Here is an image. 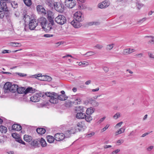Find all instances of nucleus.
<instances>
[{"instance_id": "nucleus-1", "label": "nucleus", "mask_w": 154, "mask_h": 154, "mask_svg": "<svg viewBox=\"0 0 154 154\" xmlns=\"http://www.w3.org/2000/svg\"><path fill=\"white\" fill-rule=\"evenodd\" d=\"M0 19H2L5 15L8 21L10 22L11 21L10 17V14L8 10L7 4L3 0H0Z\"/></svg>"}, {"instance_id": "nucleus-2", "label": "nucleus", "mask_w": 154, "mask_h": 154, "mask_svg": "<svg viewBox=\"0 0 154 154\" xmlns=\"http://www.w3.org/2000/svg\"><path fill=\"white\" fill-rule=\"evenodd\" d=\"M48 94L49 97L50 98L49 100V101L51 103L54 104H57L58 103L59 100L64 101L66 100L68 98L67 97L64 96V95H58L57 93L54 92H51Z\"/></svg>"}, {"instance_id": "nucleus-3", "label": "nucleus", "mask_w": 154, "mask_h": 154, "mask_svg": "<svg viewBox=\"0 0 154 154\" xmlns=\"http://www.w3.org/2000/svg\"><path fill=\"white\" fill-rule=\"evenodd\" d=\"M39 23L40 24L42 28L46 32L50 31L52 29V26L53 25L48 23L47 19L44 17L39 18Z\"/></svg>"}, {"instance_id": "nucleus-4", "label": "nucleus", "mask_w": 154, "mask_h": 154, "mask_svg": "<svg viewBox=\"0 0 154 154\" xmlns=\"http://www.w3.org/2000/svg\"><path fill=\"white\" fill-rule=\"evenodd\" d=\"M66 19L64 16L59 15L56 17L55 20L58 24L63 25L66 22Z\"/></svg>"}, {"instance_id": "nucleus-5", "label": "nucleus", "mask_w": 154, "mask_h": 154, "mask_svg": "<svg viewBox=\"0 0 154 154\" xmlns=\"http://www.w3.org/2000/svg\"><path fill=\"white\" fill-rule=\"evenodd\" d=\"M54 8L57 11L62 13L64 11V7L63 4L60 2H55L54 4Z\"/></svg>"}, {"instance_id": "nucleus-6", "label": "nucleus", "mask_w": 154, "mask_h": 154, "mask_svg": "<svg viewBox=\"0 0 154 154\" xmlns=\"http://www.w3.org/2000/svg\"><path fill=\"white\" fill-rule=\"evenodd\" d=\"M65 3L66 6L70 8H73L76 4L75 0H65Z\"/></svg>"}, {"instance_id": "nucleus-7", "label": "nucleus", "mask_w": 154, "mask_h": 154, "mask_svg": "<svg viewBox=\"0 0 154 154\" xmlns=\"http://www.w3.org/2000/svg\"><path fill=\"white\" fill-rule=\"evenodd\" d=\"M38 22L35 19L31 20L29 23V28L31 30H34L37 26Z\"/></svg>"}, {"instance_id": "nucleus-8", "label": "nucleus", "mask_w": 154, "mask_h": 154, "mask_svg": "<svg viewBox=\"0 0 154 154\" xmlns=\"http://www.w3.org/2000/svg\"><path fill=\"white\" fill-rule=\"evenodd\" d=\"M67 134L57 133L55 135L54 137L57 139H55L56 140L60 141L63 140L65 137H67Z\"/></svg>"}, {"instance_id": "nucleus-9", "label": "nucleus", "mask_w": 154, "mask_h": 154, "mask_svg": "<svg viewBox=\"0 0 154 154\" xmlns=\"http://www.w3.org/2000/svg\"><path fill=\"white\" fill-rule=\"evenodd\" d=\"M36 9L38 12L39 14H41L44 15L46 14V12L43 7L41 5H38L37 6Z\"/></svg>"}, {"instance_id": "nucleus-10", "label": "nucleus", "mask_w": 154, "mask_h": 154, "mask_svg": "<svg viewBox=\"0 0 154 154\" xmlns=\"http://www.w3.org/2000/svg\"><path fill=\"white\" fill-rule=\"evenodd\" d=\"M109 2L107 0H104L98 4V7L100 8H103L108 7L110 5Z\"/></svg>"}, {"instance_id": "nucleus-11", "label": "nucleus", "mask_w": 154, "mask_h": 154, "mask_svg": "<svg viewBox=\"0 0 154 154\" xmlns=\"http://www.w3.org/2000/svg\"><path fill=\"white\" fill-rule=\"evenodd\" d=\"M12 86V84L9 82H6L4 85L3 88H4V91L5 92H8V91L11 92V90Z\"/></svg>"}, {"instance_id": "nucleus-12", "label": "nucleus", "mask_w": 154, "mask_h": 154, "mask_svg": "<svg viewBox=\"0 0 154 154\" xmlns=\"http://www.w3.org/2000/svg\"><path fill=\"white\" fill-rule=\"evenodd\" d=\"M39 140H34L31 142V148L34 149V148L40 146L39 145Z\"/></svg>"}, {"instance_id": "nucleus-13", "label": "nucleus", "mask_w": 154, "mask_h": 154, "mask_svg": "<svg viewBox=\"0 0 154 154\" xmlns=\"http://www.w3.org/2000/svg\"><path fill=\"white\" fill-rule=\"evenodd\" d=\"M74 17H75V19H73L72 21L71 22V24L76 28H77V12H75L74 14Z\"/></svg>"}, {"instance_id": "nucleus-14", "label": "nucleus", "mask_w": 154, "mask_h": 154, "mask_svg": "<svg viewBox=\"0 0 154 154\" xmlns=\"http://www.w3.org/2000/svg\"><path fill=\"white\" fill-rule=\"evenodd\" d=\"M11 128L12 130L17 131H20L22 129V127L20 125L17 124H14Z\"/></svg>"}, {"instance_id": "nucleus-15", "label": "nucleus", "mask_w": 154, "mask_h": 154, "mask_svg": "<svg viewBox=\"0 0 154 154\" xmlns=\"http://www.w3.org/2000/svg\"><path fill=\"white\" fill-rule=\"evenodd\" d=\"M48 93H51V92H47L45 93H44V92H39L38 93H36V95H37L38 97H39L40 98V97H42L44 98V99L46 97H49V96L48 94Z\"/></svg>"}, {"instance_id": "nucleus-16", "label": "nucleus", "mask_w": 154, "mask_h": 154, "mask_svg": "<svg viewBox=\"0 0 154 154\" xmlns=\"http://www.w3.org/2000/svg\"><path fill=\"white\" fill-rule=\"evenodd\" d=\"M30 98L31 101L34 102H38L40 99V98L39 97H38L36 94L35 95L30 97Z\"/></svg>"}, {"instance_id": "nucleus-17", "label": "nucleus", "mask_w": 154, "mask_h": 154, "mask_svg": "<svg viewBox=\"0 0 154 154\" xmlns=\"http://www.w3.org/2000/svg\"><path fill=\"white\" fill-rule=\"evenodd\" d=\"M45 3L48 6L51 8H53L54 7V4L55 2H54V1L51 0H47L45 1Z\"/></svg>"}, {"instance_id": "nucleus-18", "label": "nucleus", "mask_w": 154, "mask_h": 154, "mask_svg": "<svg viewBox=\"0 0 154 154\" xmlns=\"http://www.w3.org/2000/svg\"><path fill=\"white\" fill-rule=\"evenodd\" d=\"M84 125V123L83 122H79L78 123V130L79 131H84V129L83 128Z\"/></svg>"}, {"instance_id": "nucleus-19", "label": "nucleus", "mask_w": 154, "mask_h": 154, "mask_svg": "<svg viewBox=\"0 0 154 154\" xmlns=\"http://www.w3.org/2000/svg\"><path fill=\"white\" fill-rule=\"evenodd\" d=\"M66 107H69L72 106L74 105H76L77 104V101H67L66 102Z\"/></svg>"}, {"instance_id": "nucleus-20", "label": "nucleus", "mask_w": 154, "mask_h": 154, "mask_svg": "<svg viewBox=\"0 0 154 154\" xmlns=\"http://www.w3.org/2000/svg\"><path fill=\"white\" fill-rule=\"evenodd\" d=\"M36 131L38 134L41 135L44 134L46 132V130L45 128H38L36 129Z\"/></svg>"}, {"instance_id": "nucleus-21", "label": "nucleus", "mask_w": 154, "mask_h": 154, "mask_svg": "<svg viewBox=\"0 0 154 154\" xmlns=\"http://www.w3.org/2000/svg\"><path fill=\"white\" fill-rule=\"evenodd\" d=\"M78 22L82 21L84 20V16L81 11H78Z\"/></svg>"}, {"instance_id": "nucleus-22", "label": "nucleus", "mask_w": 154, "mask_h": 154, "mask_svg": "<svg viewBox=\"0 0 154 154\" xmlns=\"http://www.w3.org/2000/svg\"><path fill=\"white\" fill-rule=\"evenodd\" d=\"M83 112H79L78 109V119H84L85 118L86 115L85 113H83Z\"/></svg>"}, {"instance_id": "nucleus-23", "label": "nucleus", "mask_w": 154, "mask_h": 154, "mask_svg": "<svg viewBox=\"0 0 154 154\" xmlns=\"http://www.w3.org/2000/svg\"><path fill=\"white\" fill-rule=\"evenodd\" d=\"M19 86L18 85L16 84L12 85L11 88V92L12 93H15L17 91L18 88Z\"/></svg>"}, {"instance_id": "nucleus-24", "label": "nucleus", "mask_w": 154, "mask_h": 154, "mask_svg": "<svg viewBox=\"0 0 154 154\" xmlns=\"http://www.w3.org/2000/svg\"><path fill=\"white\" fill-rule=\"evenodd\" d=\"M95 110V109L92 107H91L87 108L86 112L87 115H91L93 113Z\"/></svg>"}, {"instance_id": "nucleus-25", "label": "nucleus", "mask_w": 154, "mask_h": 154, "mask_svg": "<svg viewBox=\"0 0 154 154\" xmlns=\"http://www.w3.org/2000/svg\"><path fill=\"white\" fill-rule=\"evenodd\" d=\"M46 138H47V141L49 143H53L54 139H56L51 135H47L46 136Z\"/></svg>"}, {"instance_id": "nucleus-26", "label": "nucleus", "mask_w": 154, "mask_h": 154, "mask_svg": "<svg viewBox=\"0 0 154 154\" xmlns=\"http://www.w3.org/2000/svg\"><path fill=\"white\" fill-rule=\"evenodd\" d=\"M23 139L25 141L29 142L32 140V137L30 136L25 134L24 136Z\"/></svg>"}, {"instance_id": "nucleus-27", "label": "nucleus", "mask_w": 154, "mask_h": 154, "mask_svg": "<svg viewBox=\"0 0 154 154\" xmlns=\"http://www.w3.org/2000/svg\"><path fill=\"white\" fill-rule=\"evenodd\" d=\"M39 145L41 144L42 147H45L47 146V143L44 139L42 138L39 140Z\"/></svg>"}, {"instance_id": "nucleus-28", "label": "nucleus", "mask_w": 154, "mask_h": 154, "mask_svg": "<svg viewBox=\"0 0 154 154\" xmlns=\"http://www.w3.org/2000/svg\"><path fill=\"white\" fill-rule=\"evenodd\" d=\"M114 43H112L106 45V49L107 51H110L112 50L115 46Z\"/></svg>"}, {"instance_id": "nucleus-29", "label": "nucleus", "mask_w": 154, "mask_h": 154, "mask_svg": "<svg viewBox=\"0 0 154 154\" xmlns=\"http://www.w3.org/2000/svg\"><path fill=\"white\" fill-rule=\"evenodd\" d=\"M7 131V128L4 126H0V132L2 133H6Z\"/></svg>"}, {"instance_id": "nucleus-30", "label": "nucleus", "mask_w": 154, "mask_h": 154, "mask_svg": "<svg viewBox=\"0 0 154 154\" xmlns=\"http://www.w3.org/2000/svg\"><path fill=\"white\" fill-rule=\"evenodd\" d=\"M25 89V88L24 87H19L17 89V91L18 94H24V91Z\"/></svg>"}, {"instance_id": "nucleus-31", "label": "nucleus", "mask_w": 154, "mask_h": 154, "mask_svg": "<svg viewBox=\"0 0 154 154\" xmlns=\"http://www.w3.org/2000/svg\"><path fill=\"white\" fill-rule=\"evenodd\" d=\"M78 65L79 66L82 67H85L88 66L89 65V63L85 61L81 62L79 63Z\"/></svg>"}, {"instance_id": "nucleus-32", "label": "nucleus", "mask_w": 154, "mask_h": 154, "mask_svg": "<svg viewBox=\"0 0 154 154\" xmlns=\"http://www.w3.org/2000/svg\"><path fill=\"white\" fill-rule=\"evenodd\" d=\"M44 76L45 78L44 79H40L41 80H43L45 81H47L48 82L51 81V80L52 78H51L49 76H48L47 75H43L42 76V77Z\"/></svg>"}, {"instance_id": "nucleus-33", "label": "nucleus", "mask_w": 154, "mask_h": 154, "mask_svg": "<svg viewBox=\"0 0 154 154\" xmlns=\"http://www.w3.org/2000/svg\"><path fill=\"white\" fill-rule=\"evenodd\" d=\"M96 53H95V52L90 51L87 52L85 54H83V55L85 56L86 57H89L94 55Z\"/></svg>"}, {"instance_id": "nucleus-34", "label": "nucleus", "mask_w": 154, "mask_h": 154, "mask_svg": "<svg viewBox=\"0 0 154 154\" xmlns=\"http://www.w3.org/2000/svg\"><path fill=\"white\" fill-rule=\"evenodd\" d=\"M122 54L124 55H127L131 54V49L129 48L124 49L123 51Z\"/></svg>"}, {"instance_id": "nucleus-35", "label": "nucleus", "mask_w": 154, "mask_h": 154, "mask_svg": "<svg viewBox=\"0 0 154 154\" xmlns=\"http://www.w3.org/2000/svg\"><path fill=\"white\" fill-rule=\"evenodd\" d=\"M75 132L72 131V129L70 130H68L65 132V134H67V137H69L70 136V134H74Z\"/></svg>"}, {"instance_id": "nucleus-36", "label": "nucleus", "mask_w": 154, "mask_h": 154, "mask_svg": "<svg viewBox=\"0 0 154 154\" xmlns=\"http://www.w3.org/2000/svg\"><path fill=\"white\" fill-rule=\"evenodd\" d=\"M125 129V128L124 127L120 128L116 132V135H117L118 134H120L123 133L124 132Z\"/></svg>"}, {"instance_id": "nucleus-37", "label": "nucleus", "mask_w": 154, "mask_h": 154, "mask_svg": "<svg viewBox=\"0 0 154 154\" xmlns=\"http://www.w3.org/2000/svg\"><path fill=\"white\" fill-rule=\"evenodd\" d=\"M145 37L150 38V39L149 41V43L152 44H154V36H146Z\"/></svg>"}, {"instance_id": "nucleus-38", "label": "nucleus", "mask_w": 154, "mask_h": 154, "mask_svg": "<svg viewBox=\"0 0 154 154\" xmlns=\"http://www.w3.org/2000/svg\"><path fill=\"white\" fill-rule=\"evenodd\" d=\"M23 2L27 6L29 7L32 5L31 0H23Z\"/></svg>"}, {"instance_id": "nucleus-39", "label": "nucleus", "mask_w": 154, "mask_h": 154, "mask_svg": "<svg viewBox=\"0 0 154 154\" xmlns=\"http://www.w3.org/2000/svg\"><path fill=\"white\" fill-rule=\"evenodd\" d=\"M90 115H87V116L86 115L85 118H84L85 119V120L88 122H90L92 120V117Z\"/></svg>"}, {"instance_id": "nucleus-40", "label": "nucleus", "mask_w": 154, "mask_h": 154, "mask_svg": "<svg viewBox=\"0 0 154 154\" xmlns=\"http://www.w3.org/2000/svg\"><path fill=\"white\" fill-rule=\"evenodd\" d=\"M12 136L14 138L17 140L20 138L19 135L16 133H13L12 134Z\"/></svg>"}, {"instance_id": "nucleus-41", "label": "nucleus", "mask_w": 154, "mask_h": 154, "mask_svg": "<svg viewBox=\"0 0 154 154\" xmlns=\"http://www.w3.org/2000/svg\"><path fill=\"white\" fill-rule=\"evenodd\" d=\"M10 45L14 47L20 46L21 45L19 43L11 42L10 43Z\"/></svg>"}, {"instance_id": "nucleus-42", "label": "nucleus", "mask_w": 154, "mask_h": 154, "mask_svg": "<svg viewBox=\"0 0 154 154\" xmlns=\"http://www.w3.org/2000/svg\"><path fill=\"white\" fill-rule=\"evenodd\" d=\"M40 77H42V75L41 74H39L38 75L35 74L34 75H31L29 76V77L32 78H35L37 79V78Z\"/></svg>"}, {"instance_id": "nucleus-43", "label": "nucleus", "mask_w": 154, "mask_h": 154, "mask_svg": "<svg viewBox=\"0 0 154 154\" xmlns=\"http://www.w3.org/2000/svg\"><path fill=\"white\" fill-rule=\"evenodd\" d=\"M11 4L12 7L14 8H17L18 7V4L14 1H12L11 2Z\"/></svg>"}, {"instance_id": "nucleus-44", "label": "nucleus", "mask_w": 154, "mask_h": 154, "mask_svg": "<svg viewBox=\"0 0 154 154\" xmlns=\"http://www.w3.org/2000/svg\"><path fill=\"white\" fill-rule=\"evenodd\" d=\"M32 89V88L30 87H28L27 88H25L24 91V94H26L29 93H30L31 90Z\"/></svg>"}, {"instance_id": "nucleus-45", "label": "nucleus", "mask_w": 154, "mask_h": 154, "mask_svg": "<svg viewBox=\"0 0 154 154\" xmlns=\"http://www.w3.org/2000/svg\"><path fill=\"white\" fill-rule=\"evenodd\" d=\"M94 47L95 48L101 50L103 48V46L102 45L97 44Z\"/></svg>"}, {"instance_id": "nucleus-46", "label": "nucleus", "mask_w": 154, "mask_h": 154, "mask_svg": "<svg viewBox=\"0 0 154 154\" xmlns=\"http://www.w3.org/2000/svg\"><path fill=\"white\" fill-rule=\"evenodd\" d=\"M48 19L49 20L48 22V23H49L50 24H51L52 25H54V21L53 20V19L52 17H47Z\"/></svg>"}, {"instance_id": "nucleus-47", "label": "nucleus", "mask_w": 154, "mask_h": 154, "mask_svg": "<svg viewBox=\"0 0 154 154\" xmlns=\"http://www.w3.org/2000/svg\"><path fill=\"white\" fill-rule=\"evenodd\" d=\"M15 74H16L18 75L19 76L21 77H23L26 76V74H24V73H19V72H16L15 73H13V74L14 75H15Z\"/></svg>"}, {"instance_id": "nucleus-48", "label": "nucleus", "mask_w": 154, "mask_h": 154, "mask_svg": "<svg viewBox=\"0 0 154 154\" xmlns=\"http://www.w3.org/2000/svg\"><path fill=\"white\" fill-rule=\"evenodd\" d=\"M85 109V107H83L82 106H78V109L79 112H84V110Z\"/></svg>"}, {"instance_id": "nucleus-49", "label": "nucleus", "mask_w": 154, "mask_h": 154, "mask_svg": "<svg viewBox=\"0 0 154 154\" xmlns=\"http://www.w3.org/2000/svg\"><path fill=\"white\" fill-rule=\"evenodd\" d=\"M149 57L152 60H154V55L151 52L148 53Z\"/></svg>"}, {"instance_id": "nucleus-50", "label": "nucleus", "mask_w": 154, "mask_h": 154, "mask_svg": "<svg viewBox=\"0 0 154 154\" xmlns=\"http://www.w3.org/2000/svg\"><path fill=\"white\" fill-rule=\"evenodd\" d=\"M53 15V12L50 11H48L47 13V17H52Z\"/></svg>"}, {"instance_id": "nucleus-51", "label": "nucleus", "mask_w": 154, "mask_h": 154, "mask_svg": "<svg viewBox=\"0 0 154 154\" xmlns=\"http://www.w3.org/2000/svg\"><path fill=\"white\" fill-rule=\"evenodd\" d=\"M16 140L17 142L20 143H21L24 145H26V143L20 138L19 139L17 140Z\"/></svg>"}, {"instance_id": "nucleus-52", "label": "nucleus", "mask_w": 154, "mask_h": 154, "mask_svg": "<svg viewBox=\"0 0 154 154\" xmlns=\"http://www.w3.org/2000/svg\"><path fill=\"white\" fill-rule=\"evenodd\" d=\"M93 102L92 103V105L95 106H98L99 105V103L97 102H96L95 100H94Z\"/></svg>"}, {"instance_id": "nucleus-53", "label": "nucleus", "mask_w": 154, "mask_h": 154, "mask_svg": "<svg viewBox=\"0 0 154 154\" xmlns=\"http://www.w3.org/2000/svg\"><path fill=\"white\" fill-rule=\"evenodd\" d=\"M87 99L88 100V102L89 104H91L92 105V103L93 102L94 100L92 98H87Z\"/></svg>"}, {"instance_id": "nucleus-54", "label": "nucleus", "mask_w": 154, "mask_h": 154, "mask_svg": "<svg viewBox=\"0 0 154 154\" xmlns=\"http://www.w3.org/2000/svg\"><path fill=\"white\" fill-rule=\"evenodd\" d=\"M120 116V115L119 113H116L113 116V118L116 119H117Z\"/></svg>"}, {"instance_id": "nucleus-55", "label": "nucleus", "mask_w": 154, "mask_h": 154, "mask_svg": "<svg viewBox=\"0 0 154 154\" xmlns=\"http://www.w3.org/2000/svg\"><path fill=\"white\" fill-rule=\"evenodd\" d=\"M109 124L107 125L104 128H103L101 130L102 132H103L106 131L109 127Z\"/></svg>"}, {"instance_id": "nucleus-56", "label": "nucleus", "mask_w": 154, "mask_h": 154, "mask_svg": "<svg viewBox=\"0 0 154 154\" xmlns=\"http://www.w3.org/2000/svg\"><path fill=\"white\" fill-rule=\"evenodd\" d=\"M95 133L94 132H92L90 133H89L86 135V136L88 137H91L92 136L94 135Z\"/></svg>"}, {"instance_id": "nucleus-57", "label": "nucleus", "mask_w": 154, "mask_h": 154, "mask_svg": "<svg viewBox=\"0 0 154 154\" xmlns=\"http://www.w3.org/2000/svg\"><path fill=\"white\" fill-rule=\"evenodd\" d=\"M120 151V150L119 149H117L112 152L111 154H117Z\"/></svg>"}, {"instance_id": "nucleus-58", "label": "nucleus", "mask_w": 154, "mask_h": 154, "mask_svg": "<svg viewBox=\"0 0 154 154\" xmlns=\"http://www.w3.org/2000/svg\"><path fill=\"white\" fill-rule=\"evenodd\" d=\"M93 25L96 26L99 25L100 24V22L99 21H93Z\"/></svg>"}, {"instance_id": "nucleus-59", "label": "nucleus", "mask_w": 154, "mask_h": 154, "mask_svg": "<svg viewBox=\"0 0 154 154\" xmlns=\"http://www.w3.org/2000/svg\"><path fill=\"white\" fill-rule=\"evenodd\" d=\"M143 54L142 53L138 54L135 55V56L138 58H141L143 57Z\"/></svg>"}, {"instance_id": "nucleus-60", "label": "nucleus", "mask_w": 154, "mask_h": 154, "mask_svg": "<svg viewBox=\"0 0 154 154\" xmlns=\"http://www.w3.org/2000/svg\"><path fill=\"white\" fill-rule=\"evenodd\" d=\"M53 36V35H50V34H44V36L46 38H49V37H52Z\"/></svg>"}, {"instance_id": "nucleus-61", "label": "nucleus", "mask_w": 154, "mask_h": 154, "mask_svg": "<svg viewBox=\"0 0 154 154\" xmlns=\"http://www.w3.org/2000/svg\"><path fill=\"white\" fill-rule=\"evenodd\" d=\"M78 8H79L80 9H83L84 7L82 4H79V5H78Z\"/></svg>"}, {"instance_id": "nucleus-62", "label": "nucleus", "mask_w": 154, "mask_h": 154, "mask_svg": "<svg viewBox=\"0 0 154 154\" xmlns=\"http://www.w3.org/2000/svg\"><path fill=\"white\" fill-rule=\"evenodd\" d=\"M86 25L87 26H91L93 25V21L88 22L86 23Z\"/></svg>"}, {"instance_id": "nucleus-63", "label": "nucleus", "mask_w": 154, "mask_h": 154, "mask_svg": "<svg viewBox=\"0 0 154 154\" xmlns=\"http://www.w3.org/2000/svg\"><path fill=\"white\" fill-rule=\"evenodd\" d=\"M5 141L4 140V139H2V138L0 137V143L1 144H3L4 143Z\"/></svg>"}, {"instance_id": "nucleus-64", "label": "nucleus", "mask_w": 154, "mask_h": 154, "mask_svg": "<svg viewBox=\"0 0 154 154\" xmlns=\"http://www.w3.org/2000/svg\"><path fill=\"white\" fill-rule=\"evenodd\" d=\"M135 133H136L135 131H132L131 132V133H130V134L129 135V136H134Z\"/></svg>"}]
</instances>
